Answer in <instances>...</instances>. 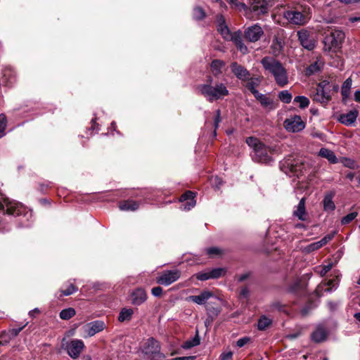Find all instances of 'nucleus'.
Masks as SVG:
<instances>
[{
  "instance_id": "nucleus-5",
  "label": "nucleus",
  "mask_w": 360,
  "mask_h": 360,
  "mask_svg": "<svg viewBox=\"0 0 360 360\" xmlns=\"http://www.w3.org/2000/svg\"><path fill=\"white\" fill-rule=\"evenodd\" d=\"M142 352L151 360H160L165 356L160 352V346L158 341L153 338L147 340L143 347Z\"/></svg>"
},
{
  "instance_id": "nucleus-37",
  "label": "nucleus",
  "mask_w": 360,
  "mask_h": 360,
  "mask_svg": "<svg viewBox=\"0 0 360 360\" xmlns=\"http://www.w3.org/2000/svg\"><path fill=\"white\" fill-rule=\"evenodd\" d=\"M305 283L301 281H295L290 287L289 290L292 293H297L300 291L302 292L305 288Z\"/></svg>"
},
{
  "instance_id": "nucleus-58",
  "label": "nucleus",
  "mask_w": 360,
  "mask_h": 360,
  "mask_svg": "<svg viewBox=\"0 0 360 360\" xmlns=\"http://www.w3.org/2000/svg\"><path fill=\"white\" fill-rule=\"evenodd\" d=\"M232 356L233 353L231 352H228L222 354L221 360H231Z\"/></svg>"
},
{
  "instance_id": "nucleus-21",
  "label": "nucleus",
  "mask_w": 360,
  "mask_h": 360,
  "mask_svg": "<svg viewBox=\"0 0 360 360\" xmlns=\"http://www.w3.org/2000/svg\"><path fill=\"white\" fill-rule=\"evenodd\" d=\"M251 9L258 15L264 14L268 11V4L266 0H253Z\"/></svg>"
},
{
  "instance_id": "nucleus-13",
  "label": "nucleus",
  "mask_w": 360,
  "mask_h": 360,
  "mask_svg": "<svg viewBox=\"0 0 360 360\" xmlns=\"http://www.w3.org/2000/svg\"><path fill=\"white\" fill-rule=\"evenodd\" d=\"M255 98L259 102L262 108L268 112L274 110L278 107V103L266 94L259 93Z\"/></svg>"
},
{
  "instance_id": "nucleus-18",
  "label": "nucleus",
  "mask_w": 360,
  "mask_h": 360,
  "mask_svg": "<svg viewBox=\"0 0 360 360\" xmlns=\"http://www.w3.org/2000/svg\"><path fill=\"white\" fill-rule=\"evenodd\" d=\"M131 297L132 304L136 306L142 304L147 300V294L143 288H137L134 290L131 294Z\"/></svg>"
},
{
  "instance_id": "nucleus-47",
  "label": "nucleus",
  "mask_w": 360,
  "mask_h": 360,
  "mask_svg": "<svg viewBox=\"0 0 360 360\" xmlns=\"http://www.w3.org/2000/svg\"><path fill=\"white\" fill-rule=\"evenodd\" d=\"M211 278H218L221 276L225 270L222 268H216L209 271Z\"/></svg>"
},
{
  "instance_id": "nucleus-49",
  "label": "nucleus",
  "mask_w": 360,
  "mask_h": 360,
  "mask_svg": "<svg viewBox=\"0 0 360 360\" xmlns=\"http://www.w3.org/2000/svg\"><path fill=\"white\" fill-rule=\"evenodd\" d=\"M335 234V232L328 234L325 236L323 238H321L320 240L317 241L319 245V247L321 248L324 245L327 244L329 241H330L333 238Z\"/></svg>"
},
{
  "instance_id": "nucleus-25",
  "label": "nucleus",
  "mask_w": 360,
  "mask_h": 360,
  "mask_svg": "<svg viewBox=\"0 0 360 360\" xmlns=\"http://www.w3.org/2000/svg\"><path fill=\"white\" fill-rule=\"evenodd\" d=\"M338 281L332 279L319 285L316 290L321 292L323 291L326 292H332L338 288Z\"/></svg>"
},
{
  "instance_id": "nucleus-1",
  "label": "nucleus",
  "mask_w": 360,
  "mask_h": 360,
  "mask_svg": "<svg viewBox=\"0 0 360 360\" xmlns=\"http://www.w3.org/2000/svg\"><path fill=\"white\" fill-rule=\"evenodd\" d=\"M212 78L208 77L205 84L198 86L197 89L209 102L222 99L229 94V91L223 83H217L212 86Z\"/></svg>"
},
{
  "instance_id": "nucleus-61",
  "label": "nucleus",
  "mask_w": 360,
  "mask_h": 360,
  "mask_svg": "<svg viewBox=\"0 0 360 360\" xmlns=\"http://www.w3.org/2000/svg\"><path fill=\"white\" fill-rule=\"evenodd\" d=\"M195 359L193 356H180L172 359V360H193Z\"/></svg>"
},
{
  "instance_id": "nucleus-23",
  "label": "nucleus",
  "mask_w": 360,
  "mask_h": 360,
  "mask_svg": "<svg viewBox=\"0 0 360 360\" xmlns=\"http://www.w3.org/2000/svg\"><path fill=\"white\" fill-rule=\"evenodd\" d=\"M335 192L330 191L326 193L323 200V210L326 212H332L335 209V205L333 202Z\"/></svg>"
},
{
  "instance_id": "nucleus-51",
  "label": "nucleus",
  "mask_w": 360,
  "mask_h": 360,
  "mask_svg": "<svg viewBox=\"0 0 360 360\" xmlns=\"http://www.w3.org/2000/svg\"><path fill=\"white\" fill-rule=\"evenodd\" d=\"M211 184L216 188L219 189L222 185V180L217 176H212L210 179Z\"/></svg>"
},
{
  "instance_id": "nucleus-52",
  "label": "nucleus",
  "mask_w": 360,
  "mask_h": 360,
  "mask_svg": "<svg viewBox=\"0 0 360 360\" xmlns=\"http://www.w3.org/2000/svg\"><path fill=\"white\" fill-rule=\"evenodd\" d=\"M195 276L196 277V278L198 280L202 281H207V280L211 278L209 271H207V272H198L196 274H195Z\"/></svg>"
},
{
  "instance_id": "nucleus-32",
  "label": "nucleus",
  "mask_w": 360,
  "mask_h": 360,
  "mask_svg": "<svg viewBox=\"0 0 360 360\" xmlns=\"http://www.w3.org/2000/svg\"><path fill=\"white\" fill-rule=\"evenodd\" d=\"M352 84V79L349 77L344 82V83L342 85L341 94L344 100L347 99L349 95Z\"/></svg>"
},
{
  "instance_id": "nucleus-35",
  "label": "nucleus",
  "mask_w": 360,
  "mask_h": 360,
  "mask_svg": "<svg viewBox=\"0 0 360 360\" xmlns=\"http://www.w3.org/2000/svg\"><path fill=\"white\" fill-rule=\"evenodd\" d=\"M227 37H224V39L232 41L235 45L242 41V32L240 30H237L234 32L230 31Z\"/></svg>"
},
{
  "instance_id": "nucleus-15",
  "label": "nucleus",
  "mask_w": 360,
  "mask_h": 360,
  "mask_svg": "<svg viewBox=\"0 0 360 360\" xmlns=\"http://www.w3.org/2000/svg\"><path fill=\"white\" fill-rule=\"evenodd\" d=\"M326 83L325 82L319 83L316 89V93L314 94L313 99L314 101L324 103H327L330 98V94L328 92H326L325 90V86H326Z\"/></svg>"
},
{
  "instance_id": "nucleus-19",
  "label": "nucleus",
  "mask_w": 360,
  "mask_h": 360,
  "mask_svg": "<svg viewBox=\"0 0 360 360\" xmlns=\"http://www.w3.org/2000/svg\"><path fill=\"white\" fill-rule=\"evenodd\" d=\"M214 297V294L208 290H204L198 295H191L188 297V300L191 301L197 304H205L207 301Z\"/></svg>"
},
{
  "instance_id": "nucleus-45",
  "label": "nucleus",
  "mask_w": 360,
  "mask_h": 360,
  "mask_svg": "<svg viewBox=\"0 0 360 360\" xmlns=\"http://www.w3.org/2000/svg\"><path fill=\"white\" fill-rule=\"evenodd\" d=\"M357 216H358L357 212H351L342 218L341 224L342 225H347V224H349L351 221H352Z\"/></svg>"
},
{
  "instance_id": "nucleus-55",
  "label": "nucleus",
  "mask_w": 360,
  "mask_h": 360,
  "mask_svg": "<svg viewBox=\"0 0 360 360\" xmlns=\"http://www.w3.org/2000/svg\"><path fill=\"white\" fill-rule=\"evenodd\" d=\"M221 122V112L219 110L216 111V116L214 119V126L215 130L219 127V122Z\"/></svg>"
},
{
  "instance_id": "nucleus-27",
  "label": "nucleus",
  "mask_w": 360,
  "mask_h": 360,
  "mask_svg": "<svg viewBox=\"0 0 360 360\" xmlns=\"http://www.w3.org/2000/svg\"><path fill=\"white\" fill-rule=\"evenodd\" d=\"M311 339L315 342H321L326 339L327 333L321 327H318L311 335Z\"/></svg>"
},
{
  "instance_id": "nucleus-53",
  "label": "nucleus",
  "mask_w": 360,
  "mask_h": 360,
  "mask_svg": "<svg viewBox=\"0 0 360 360\" xmlns=\"http://www.w3.org/2000/svg\"><path fill=\"white\" fill-rule=\"evenodd\" d=\"M236 46L237 49L241 52L243 54H246L248 53V49L245 46V44L243 43V40L240 41L239 43L236 44Z\"/></svg>"
},
{
  "instance_id": "nucleus-9",
  "label": "nucleus",
  "mask_w": 360,
  "mask_h": 360,
  "mask_svg": "<svg viewBox=\"0 0 360 360\" xmlns=\"http://www.w3.org/2000/svg\"><path fill=\"white\" fill-rule=\"evenodd\" d=\"M284 127L288 131L299 132L304 129L305 124L300 116L295 115L285 120Z\"/></svg>"
},
{
  "instance_id": "nucleus-43",
  "label": "nucleus",
  "mask_w": 360,
  "mask_h": 360,
  "mask_svg": "<svg viewBox=\"0 0 360 360\" xmlns=\"http://www.w3.org/2000/svg\"><path fill=\"white\" fill-rule=\"evenodd\" d=\"M205 12L200 6H196L193 9V17L196 20H201L205 18Z\"/></svg>"
},
{
  "instance_id": "nucleus-12",
  "label": "nucleus",
  "mask_w": 360,
  "mask_h": 360,
  "mask_svg": "<svg viewBox=\"0 0 360 360\" xmlns=\"http://www.w3.org/2000/svg\"><path fill=\"white\" fill-rule=\"evenodd\" d=\"M105 328V323L102 321H94L83 326V330L88 337H92Z\"/></svg>"
},
{
  "instance_id": "nucleus-22",
  "label": "nucleus",
  "mask_w": 360,
  "mask_h": 360,
  "mask_svg": "<svg viewBox=\"0 0 360 360\" xmlns=\"http://www.w3.org/2000/svg\"><path fill=\"white\" fill-rule=\"evenodd\" d=\"M293 216L296 217L301 221H306L307 214L306 212L305 209V199L302 198L298 205L295 207V209L293 210Z\"/></svg>"
},
{
  "instance_id": "nucleus-2",
  "label": "nucleus",
  "mask_w": 360,
  "mask_h": 360,
  "mask_svg": "<svg viewBox=\"0 0 360 360\" xmlns=\"http://www.w3.org/2000/svg\"><path fill=\"white\" fill-rule=\"evenodd\" d=\"M261 63L264 70L274 76L276 84L279 86L283 87L288 84V73L280 61L274 58L266 56L262 59Z\"/></svg>"
},
{
  "instance_id": "nucleus-3",
  "label": "nucleus",
  "mask_w": 360,
  "mask_h": 360,
  "mask_svg": "<svg viewBox=\"0 0 360 360\" xmlns=\"http://www.w3.org/2000/svg\"><path fill=\"white\" fill-rule=\"evenodd\" d=\"M245 142L253 150L252 160L255 162L268 164L273 161L269 154L270 149L257 138L254 136L248 137Z\"/></svg>"
},
{
  "instance_id": "nucleus-28",
  "label": "nucleus",
  "mask_w": 360,
  "mask_h": 360,
  "mask_svg": "<svg viewBox=\"0 0 360 360\" xmlns=\"http://www.w3.org/2000/svg\"><path fill=\"white\" fill-rule=\"evenodd\" d=\"M139 203L134 200L121 202L119 208L122 211H135L139 208Z\"/></svg>"
},
{
  "instance_id": "nucleus-17",
  "label": "nucleus",
  "mask_w": 360,
  "mask_h": 360,
  "mask_svg": "<svg viewBox=\"0 0 360 360\" xmlns=\"http://www.w3.org/2000/svg\"><path fill=\"white\" fill-rule=\"evenodd\" d=\"M358 115L359 111L356 109H352L347 113L340 115L338 121L346 126H351L356 122Z\"/></svg>"
},
{
  "instance_id": "nucleus-4",
  "label": "nucleus",
  "mask_w": 360,
  "mask_h": 360,
  "mask_svg": "<svg viewBox=\"0 0 360 360\" xmlns=\"http://www.w3.org/2000/svg\"><path fill=\"white\" fill-rule=\"evenodd\" d=\"M345 38V34L342 30L332 31L324 37V50L333 52L338 51L342 48Z\"/></svg>"
},
{
  "instance_id": "nucleus-29",
  "label": "nucleus",
  "mask_w": 360,
  "mask_h": 360,
  "mask_svg": "<svg viewBox=\"0 0 360 360\" xmlns=\"http://www.w3.org/2000/svg\"><path fill=\"white\" fill-rule=\"evenodd\" d=\"M270 48L271 53L274 56H278L283 49V44L282 40L278 37L274 38L272 41Z\"/></svg>"
},
{
  "instance_id": "nucleus-38",
  "label": "nucleus",
  "mask_w": 360,
  "mask_h": 360,
  "mask_svg": "<svg viewBox=\"0 0 360 360\" xmlns=\"http://www.w3.org/2000/svg\"><path fill=\"white\" fill-rule=\"evenodd\" d=\"M76 314L75 310L72 308L69 307L67 309H63L59 314V316L63 320H68L71 319L72 316H74Z\"/></svg>"
},
{
  "instance_id": "nucleus-62",
  "label": "nucleus",
  "mask_w": 360,
  "mask_h": 360,
  "mask_svg": "<svg viewBox=\"0 0 360 360\" xmlns=\"http://www.w3.org/2000/svg\"><path fill=\"white\" fill-rule=\"evenodd\" d=\"M328 307L330 309V310L333 311L337 308L338 304L333 302H328Z\"/></svg>"
},
{
  "instance_id": "nucleus-59",
  "label": "nucleus",
  "mask_w": 360,
  "mask_h": 360,
  "mask_svg": "<svg viewBox=\"0 0 360 360\" xmlns=\"http://www.w3.org/2000/svg\"><path fill=\"white\" fill-rule=\"evenodd\" d=\"M250 273L243 274L238 276V280L239 282H243L245 281L250 276Z\"/></svg>"
},
{
  "instance_id": "nucleus-8",
  "label": "nucleus",
  "mask_w": 360,
  "mask_h": 360,
  "mask_svg": "<svg viewBox=\"0 0 360 360\" xmlns=\"http://www.w3.org/2000/svg\"><path fill=\"white\" fill-rule=\"evenodd\" d=\"M264 35V30L259 23H255L245 29L244 37L250 42L259 41Z\"/></svg>"
},
{
  "instance_id": "nucleus-20",
  "label": "nucleus",
  "mask_w": 360,
  "mask_h": 360,
  "mask_svg": "<svg viewBox=\"0 0 360 360\" xmlns=\"http://www.w3.org/2000/svg\"><path fill=\"white\" fill-rule=\"evenodd\" d=\"M216 23L217 31L219 32L221 37L224 39V37H227V36H229L228 34L231 30L226 25L225 18L222 15H217L216 18Z\"/></svg>"
},
{
  "instance_id": "nucleus-10",
  "label": "nucleus",
  "mask_w": 360,
  "mask_h": 360,
  "mask_svg": "<svg viewBox=\"0 0 360 360\" xmlns=\"http://www.w3.org/2000/svg\"><path fill=\"white\" fill-rule=\"evenodd\" d=\"M84 347V343L82 340L75 339L68 344L66 350L72 359H76L79 357Z\"/></svg>"
},
{
  "instance_id": "nucleus-44",
  "label": "nucleus",
  "mask_w": 360,
  "mask_h": 360,
  "mask_svg": "<svg viewBox=\"0 0 360 360\" xmlns=\"http://www.w3.org/2000/svg\"><path fill=\"white\" fill-rule=\"evenodd\" d=\"M227 2L231 5V6L233 8L238 9L239 11L246 10L248 6L245 4L243 2H238L237 0H226Z\"/></svg>"
},
{
  "instance_id": "nucleus-30",
  "label": "nucleus",
  "mask_w": 360,
  "mask_h": 360,
  "mask_svg": "<svg viewBox=\"0 0 360 360\" xmlns=\"http://www.w3.org/2000/svg\"><path fill=\"white\" fill-rule=\"evenodd\" d=\"M323 67V63L321 60H316L311 63L309 66L306 69V75H314L321 70Z\"/></svg>"
},
{
  "instance_id": "nucleus-16",
  "label": "nucleus",
  "mask_w": 360,
  "mask_h": 360,
  "mask_svg": "<svg viewBox=\"0 0 360 360\" xmlns=\"http://www.w3.org/2000/svg\"><path fill=\"white\" fill-rule=\"evenodd\" d=\"M231 70L234 75L241 81H246L250 76V72L243 66L233 62L231 64Z\"/></svg>"
},
{
  "instance_id": "nucleus-64",
  "label": "nucleus",
  "mask_w": 360,
  "mask_h": 360,
  "mask_svg": "<svg viewBox=\"0 0 360 360\" xmlns=\"http://www.w3.org/2000/svg\"><path fill=\"white\" fill-rule=\"evenodd\" d=\"M354 100L355 101L360 103V90L355 91L354 93Z\"/></svg>"
},
{
  "instance_id": "nucleus-36",
  "label": "nucleus",
  "mask_w": 360,
  "mask_h": 360,
  "mask_svg": "<svg viewBox=\"0 0 360 360\" xmlns=\"http://www.w3.org/2000/svg\"><path fill=\"white\" fill-rule=\"evenodd\" d=\"M272 323V320L266 316H262L258 320L257 328L259 330H264Z\"/></svg>"
},
{
  "instance_id": "nucleus-39",
  "label": "nucleus",
  "mask_w": 360,
  "mask_h": 360,
  "mask_svg": "<svg viewBox=\"0 0 360 360\" xmlns=\"http://www.w3.org/2000/svg\"><path fill=\"white\" fill-rule=\"evenodd\" d=\"M278 98L284 103H290L292 96L288 90H283L278 93Z\"/></svg>"
},
{
  "instance_id": "nucleus-57",
  "label": "nucleus",
  "mask_w": 360,
  "mask_h": 360,
  "mask_svg": "<svg viewBox=\"0 0 360 360\" xmlns=\"http://www.w3.org/2000/svg\"><path fill=\"white\" fill-rule=\"evenodd\" d=\"M344 164L347 167L354 168L355 162L354 160L347 158L345 159Z\"/></svg>"
},
{
  "instance_id": "nucleus-34",
  "label": "nucleus",
  "mask_w": 360,
  "mask_h": 360,
  "mask_svg": "<svg viewBox=\"0 0 360 360\" xmlns=\"http://www.w3.org/2000/svg\"><path fill=\"white\" fill-rule=\"evenodd\" d=\"M225 63L221 60H214L210 65L211 70L214 75H218L221 73V69L224 68Z\"/></svg>"
},
{
  "instance_id": "nucleus-11",
  "label": "nucleus",
  "mask_w": 360,
  "mask_h": 360,
  "mask_svg": "<svg viewBox=\"0 0 360 360\" xmlns=\"http://www.w3.org/2000/svg\"><path fill=\"white\" fill-rule=\"evenodd\" d=\"M300 44L309 51L313 50L316 46V41L309 31L301 30L297 33Z\"/></svg>"
},
{
  "instance_id": "nucleus-7",
  "label": "nucleus",
  "mask_w": 360,
  "mask_h": 360,
  "mask_svg": "<svg viewBox=\"0 0 360 360\" xmlns=\"http://www.w3.org/2000/svg\"><path fill=\"white\" fill-rule=\"evenodd\" d=\"M181 277V271L178 269L163 271L156 278V282L165 286H168Z\"/></svg>"
},
{
  "instance_id": "nucleus-24",
  "label": "nucleus",
  "mask_w": 360,
  "mask_h": 360,
  "mask_svg": "<svg viewBox=\"0 0 360 360\" xmlns=\"http://www.w3.org/2000/svg\"><path fill=\"white\" fill-rule=\"evenodd\" d=\"M248 82L245 85L246 88L250 91V92L253 94L254 96L259 94L257 91V87H258L262 82L260 77H248V79L246 80Z\"/></svg>"
},
{
  "instance_id": "nucleus-48",
  "label": "nucleus",
  "mask_w": 360,
  "mask_h": 360,
  "mask_svg": "<svg viewBox=\"0 0 360 360\" xmlns=\"http://www.w3.org/2000/svg\"><path fill=\"white\" fill-rule=\"evenodd\" d=\"M77 290V287H75L72 283H70L68 288L66 290H62L60 292L62 296H68L73 294Z\"/></svg>"
},
{
  "instance_id": "nucleus-26",
  "label": "nucleus",
  "mask_w": 360,
  "mask_h": 360,
  "mask_svg": "<svg viewBox=\"0 0 360 360\" xmlns=\"http://www.w3.org/2000/svg\"><path fill=\"white\" fill-rule=\"evenodd\" d=\"M319 155L321 158L327 159L330 163L335 164L338 162V158L335 153L326 148H322L319 152Z\"/></svg>"
},
{
  "instance_id": "nucleus-33",
  "label": "nucleus",
  "mask_w": 360,
  "mask_h": 360,
  "mask_svg": "<svg viewBox=\"0 0 360 360\" xmlns=\"http://www.w3.org/2000/svg\"><path fill=\"white\" fill-rule=\"evenodd\" d=\"M133 314L134 311L132 309L123 308L119 314L118 321L120 322L130 321Z\"/></svg>"
},
{
  "instance_id": "nucleus-63",
  "label": "nucleus",
  "mask_w": 360,
  "mask_h": 360,
  "mask_svg": "<svg viewBox=\"0 0 360 360\" xmlns=\"http://www.w3.org/2000/svg\"><path fill=\"white\" fill-rule=\"evenodd\" d=\"M241 296L247 297L249 295V290L247 288H243L240 290Z\"/></svg>"
},
{
  "instance_id": "nucleus-41",
  "label": "nucleus",
  "mask_w": 360,
  "mask_h": 360,
  "mask_svg": "<svg viewBox=\"0 0 360 360\" xmlns=\"http://www.w3.org/2000/svg\"><path fill=\"white\" fill-rule=\"evenodd\" d=\"M294 102L299 104L300 108H306L309 105V100L304 96H297L295 97Z\"/></svg>"
},
{
  "instance_id": "nucleus-31",
  "label": "nucleus",
  "mask_w": 360,
  "mask_h": 360,
  "mask_svg": "<svg viewBox=\"0 0 360 360\" xmlns=\"http://www.w3.org/2000/svg\"><path fill=\"white\" fill-rule=\"evenodd\" d=\"M200 343V337L198 330L195 335L190 340H186L183 345L182 347L185 349H191L193 347L199 345Z\"/></svg>"
},
{
  "instance_id": "nucleus-42",
  "label": "nucleus",
  "mask_w": 360,
  "mask_h": 360,
  "mask_svg": "<svg viewBox=\"0 0 360 360\" xmlns=\"http://www.w3.org/2000/svg\"><path fill=\"white\" fill-rule=\"evenodd\" d=\"M333 265V263H329L326 265L318 266L314 271L323 277L332 269Z\"/></svg>"
},
{
  "instance_id": "nucleus-56",
  "label": "nucleus",
  "mask_w": 360,
  "mask_h": 360,
  "mask_svg": "<svg viewBox=\"0 0 360 360\" xmlns=\"http://www.w3.org/2000/svg\"><path fill=\"white\" fill-rule=\"evenodd\" d=\"M151 293L154 297H160L162 293V288L160 286L154 287L151 290Z\"/></svg>"
},
{
  "instance_id": "nucleus-40",
  "label": "nucleus",
  "mask_w": 360,
  "mask_h": 360,
  "mask_svg": "<svg viewBox=\"0 0 360 360\" xmlns=\"http://www.w3.org/2000/svg\"><path fill=\"white\" fill-rule=\"evenodd\" d=\"M206 254L211 258L219 256L223 254L224 251L222 249L217 247H210L205 250Z\"/></svg>"
},
{
  "instance_id": "nucleus-54",
  "label": "nucleus",
  "mask_w": 360,
  "mask_h": 360,
  "mask_svg": "<svg viewBox=\"0 0 360 360\" xmlns=\"http://www.w3.org/2000/svg\"><path fill=\"white\" fill-rule=\"evenodd\" d=\"M250 340V338L249 337H243L238 340L236 342V345L238 347H242L245 346L246 344H248Z\"/></svg>"
},
{
  "instance_id": "nucleus-50",
  "label": "nucleus",
  "mask_w": 360,
  "mask_h": 360,
  "mask_svg": "<svg viewBox=\"0 0 360 360\" xmlns=\"http://www.w3.org/2000/svg\"><path fill=\"white\" fill-rule=\"evenodd\" d=\"M319 248H320L318 242L316 241V242L311 243L309 244L308 245H307L304 248V250L307 253H310L313 251L319 250Z\"/></svg>"
},
{
  "instance_id": "nucleus-14",
  "label": "nucleus",
  "mask_w": 360,
  "mask_h": 360,
  "mask_svg": "<svg viewBox=\"0 0 360 360\" xmlns=\"http://www.w3.org/2000/svg\"><path fill=\"white\" fill-rule=\"evenodd\" d=\"M181 202V209L184 211H188L195 207L196 200H195V193L192 191H186L180 198Z\"/></svg>"
},
{
  "instance_id": "nucleus-46",
  "label": "nucleus",
  "mask_w": 360,
  "mask_h": 360,
  "mask_svg": "<svg viewBox=\"0 0 360 360\" xmlns=\"http://www.w3.org/2000/svg\"><path fill=\"white\" fill-rule=\"evenodd\" d=\"M7 119L4 114L0 115V137L5 134V129L6 127Z\"/></svg>"
},
{
  "instance_id": "nucleus-60",
  "label": "nucleus",
  "mask_w": 360,
  "mask_h": 360,
  "mask_svg": "<svg viewBox=\"0 0 360 360\" xmlns=\"http://www.w3.org/2000/svg\"><path fill=\"white\" fill-rule=\"evenodd\" d=\"M96 118H94L91 120L92 125H91V128L89 129V131H91V130H92V131L96 130V131H98V125L96 123Z\"/></svg>"
},
{
  "instance_id": "nucleus-6",
  "label": "nucleus",
  "mask_w": 360,
  "mask_h": 360,
  "mask_svg": "<svg viewBox=\"0 0 360 360\" xmlns=\"http://www.w3.org/2000/svg\"><path fill=\"white\" fill-rule=\"evenodd\" d=\"M283 17L290 23L296 25H303L307 23L310 19L309 15L306 12L298 11H286L283 13Z\"/></svg>"
}]
</instances>
